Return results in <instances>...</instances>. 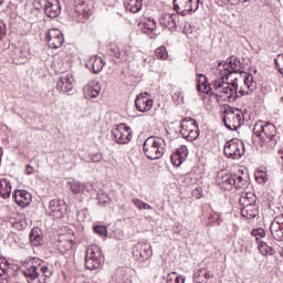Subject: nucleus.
<instances>
[{
  "instance_id": "obj_40",
  "label": "nucleus",
  "mask_w": 283,
  "mask_h": 283,
  "mask_svg": "<svg viewBox=\"0 0 283 283\" xmlns=\"http://www.w3.org/2000/svg\"><path fill=\"white\" fill-rule=\"evenodd\" d=\"M175 154L180 156L181 160L186 161L187 160V156H189V150L187 149V146H180L179 148H177Z\"/></svg>"
},
{
  "instance_id": "obj_25",
  "label": "nucleus",
  "mask_w": 283,
  "mask_h": 283,
  "mask_svg": "<svg viewBox=\"0 0 283 283\" xmlns=\"http://www.w3.org/2000/svg\"><path fill=\"white\" fill-rule=\"evenodd\" d=\"M10 193H12V185L6 178L0 179V197L4 200L10 198Z\"/></svg>"
},
{
  "instance_id": "obj_59",
  "label": "nucleus",
  "mask_w": 283,
  "mask_h": 283,
  "mask_svg": "<svg viewBox=\"0 0 283 283\" xmlns=\"http://www.w3.org/2000/svg\"><path fill=\"white\" fill-rule=\"evenodd\" d=\"M281 102L283 103V97H281Z\"/></svg>"
},
{
  "instance_id": "obj_15",
  "label": "nucleus",
  "mask_w": 283,
  "mask_h": 283,
  "mask_svg": "<svg viewBox=\"0 0 283 283\" xmlns=\"http://www.w3.org/2000/svg\"><path fill=\"white\" fill-rule=\"evenodd\" d=\"M49 48H52L53 50H59L65 42V39L63 38V33L59 29L50 30L46 35Z\"/></svg>"
},
{
  "instance_id": "obj_16",
  "label": "nucleus",
  "mask_w": 283,
  "mask_h": 283,
  "mask_svg": "<svg viewBox=\"0 0 283 283\" xmlns=\"http://www.w3.org/2000/svg\"><path fill=\"white\" fill-rule=\"evenodd\" d=\"M270 233L273 240L283 242V214L276 217L270 226Z\"/></svg>"
},
{
  "instance_id": "obj_36",
  "label": "nucleus",
  "mask_w": 283,
  "mask_h": 283,
  "mask_svg": "<svg viewBox=\"0 0 283 283\" xmlns=\"http://www.w3.org/2000/svg\"><path fill=\"white\" fill-rule=\"evenodd\" d=\"M254 178L256 182H259V185H264V182L269 180V175L266 174V171L259 170L255 172Z\"/></svg>"
},
{
  "instance_id": "obj_27",
  "label": "nucleus",
  "mask_w": 283,
  "mask_h": 283,
  "mask_svg": "<svg viewBox=\"0 0 283 283\" xmlns=\"http://www.w3.org/2000/svg\"><path fill=\"white\" fill-rule=\"evenodd\" d=\"M124 6L126 10L136 14V12H140L143 9V0H126Z\"/></svg>"
},
{
  "instance_id": "obj_3",
  "label": "nucleus",
  "mask_w": 283,
  "mask_h": 283,
  "mask_svg": "<svg viewBox=\"0 0 283 283\" xmlns=\"http://www.w3.org/2000/svg\"><path fill=\"white\" fill-rule=\"evenodd\" d=\"M143 151L148 160H160L167 151V143L161 137L150 136L144 142Z\"/></svg>"
},
{
  "instance_id": "obj_54",
  "label": "nucleus",
  "mask_w": 283,
  "mask_h": 283,
  "mask_svg": "<svg viewBox=\"0 0 283 283\" xmlns=\"http://www.w3.org/2000/svg\"><path fill=\"white\" fill-rule=\"evenodd\" d=\"M172 98H181V101L185 99V96L182 95V92H176L174 95H172Z\"/></svg>"
},
{
  "instance_id": "obj_58",
  "label": "nucleus",
  "mask_w": 283,
  "mask_h": 283,
  "mask_svg": "<svg viewBox=\"0 0 283 283\" xmlns=\"http://www.w3.org/2000/svg\"><path fill=\"white\" fill-rule=\"evenodd\" d=\"M3 1H4V0H0V6H3Z\"/></svg>"
},
{
  "instance_id": "obj_13",
  "label": "nucleus",
  "mask_w": 283,
  "mask_h": 283,
  "mask_svg": "<svg viewBox=\"0 0 283 283\" xmlns=\"http://www.w3.org/2000/svg\"><path fill=\"white\" fill-rule=\"evenodd\" d=\"M133 255L139 260V262H145L154 255V250L151 249V243L147 241H140L133 248Z\"/></svg>"
},
{
  "instance_id": "obj_6",
  "label": "nucleus",
  "mask_w": 283,
  "mask_h": 283,
  "mask_svg": "<svg viewBox=\"0 0 283 283\" xmlns=\"http://www.w3.org/2000/svg\"><path fill=\"white\" fill-rule=\"evenodd\" d=\"M217 72L222 81H229L233 74H243V76L247 74V72L242 71V62L238 57H230L227 62H219Z\"/></svg>"
},
{
  "instance_id": "obj_12",
  "label": "nucleus",
  "mask_w": 283,
  "mask_h": 283,
  "mask_svg": "<svg viewBox=\"0 0 283 283\" xmlns=\"http://www.w3.org/2000/svg\"><path fill=\"white\" fill-rule=\"evenodd\" d=\"M174 10L181 17H187L191 12H196L200 8V0L193 3V0H172Z\"/></svg>"
},
{
  "instance_id": "obj_51",
  "label": "nucleus",
  "mask_w": 283,
  "mask_h": 283,
  "mask_svg": "<svg viewBox=\"0 0 283 283\" xmlns=\"http://www.w3.org/2000/svg\"><path fill=\"white\" fill-rule=\"evenodd\" d=\"M19 52H20V59H23V61H28V56H29V53H28V51H21V50H19Z\"/></svg>"
},
{
  "instance_id": "obj_38",
  "label": "nucleus",
  "mask_w": 283,
  "mask_h": 283,
  "mask_svg": "<svg viewBox=\"0 0 283 283\" xmlns=\"http://www.w3.org/2000/svg\"><path fill=\"white\" fill-rule=\"evenodd\" d=\"M251 235H253L255 238L258 244H260V242H262L260 240V238H264L266 235V231H264V229H262V228L253 229L251 231Z\"/></svg>"
},
{
  "instance_id": "obj_46",
  "label": "nucleus",
  "mask_w": 283,
  "mask_h": 283,
  "mask_svg": "<svg viewBox=\"0 0 283 283\" xmlns=\"http://www.w3.org/2000/svg\"><path fill=\"white\" fill-rule=\"evenodd\" d=\"M77 10H82L83 14H87V12H90V9L87 8V6L85 4V2H82L80 6H77Z\"/></svg>"
},
{
  "instance_id": "obj_2",
  "label": "nucleus",
  "mask_w": 283,
  "mask_h": 283,
  "mask_svg": "<svg viewBox=\"0 0 283 283\" xmlns=\"http://www.w3.org/2000/svg\"><path fill=\"white\" fill-rule=\"evenodd\" d=\"M216 184L224 191H231L233 187L235 189H247L249 187L247 179L239 175H232L229 170H220L217 174Z\"/></svg>"
},
{
  "instance_id": "obj_20",
  "label": "nucleus",
  "mask_w": 283,
  "mask_h": 283,
  "mask_svg": "<svg viewBox=\"0 0 283 283\" xmlns=\"http://www.w3.org/2000/svg\"><path fill=\"white\" fill-rule=\"evenodd\" d=\"M57 92H72L74 90V77L70 74L63 75L57 80L56 83Z\"/></svg>"
},
{
  "instance_id": "obj_50",
  "label": "nucleus",
  "mask_w": 283,
  "mask_h": 283,
  "mask_svg": "<svg viewBox=\"0 0 283 283\" xmlns=\"http://www.w3.org/2000/svg\"><path fill=\"white\" fill-rule=\"evenodd\" d=\"M8 273V265L4 263L3 265L0 264V277H3Z\"/></svg>"
},
{
  "instance_id": "obj_32",
  "label": "nucleus",
  "mask_w": 283,
  "mask_h": 283,
  "mask_svg": "<svg viewBox=\"0 0 283 283\" xmlns=\"http://www.w3.org/2000/svg\"><path fill=\"white\" fill-rule=\"evenodd\" d=\"M258 249L261 255H275V249L271 245H268V243L264 241H259Z\"/></svg>"
},
{
  "instance_id": "obj_35",
  "label": "nucleus",
  "mask_w": 283,
  "mask_h": 283,
  "mask_svg": "<svg viewBox=\"0 0 283 283\" xmlns=\"http://www.w3.org/2000/svg\"><path fill=\"white\" fill-rule=\"evenodd\" d=\"M139 25H144L146 30H151V32H154V30H156V20H154V18H148L139 22Z\"/></svg>"
},
{
  "instance_id": "obj_30",
  "label": "nucleus",
  "mask_w": 283,
  "mask_h": 283,
  "mask_svg": "<svg viewBox=\"0 0 283 283\" xmlns=\"http://www.w3.org/2000/svg\"><path fill=\"white\" fill-rule=\"evenodd\" d=\"M256 201L258 197L253 192H247L241 197L240 205H242V207H250L254 206Z\"/></svg>"
},
{
  "instance_id": "obj_29",
  "label": "nucleus",
  "mask_w": 283,
  "mask_h": 283,
  "mask_svg": "<svg viewBox=\"0 0 283 283\" xmlns=\"http://www.w3.org/2000/svg\"><path fill=\"white\" fill-rule=\"evenodd\" d=\"M66 185L70 187V190L74 196H78V193H83V191H85V185L78 180L73 179L67 181Z\"/></svg>"
},
{
  "instance_id": "obj_47",
  "label": "nucleus",
  "mask_w": 283,
  "mask_h": 283,
  "mask_svg": "<svg viewBox=\"0 0 283 283\" xmlns=\"http://www.w3.org/2000/svg\"><path fill=\"white\" fill-rule=\"evenodd\" d=\"M192 196H195V198H197V200H200V198H202V188H196L192 191Z\"/></svg>"
},
{
  "instance_id": "obj_41",
  "label": "nucleus",
  "mask_w": 283,
  "mask_h": 283,
  "mask_svg": "<svg viewBox=\"0 0 283 283\" xmlns=\"http://www.w3.org/2000/svg\"><path fill=\"white\" fill-rule=\"evenodd\" d=\"M170 160L175 167H180L185 163V159L180 155H177V153H174L170 156Z\"/></svg>"
},
{
  "instance_id": "obj_55",
  "label": "nucleus",
  "mask_w": 283,
  "mask_h": 283,
  "mask_svg": "<svg viewBox=\"0 0 283 283\" xmlns=\"http://www.w3.org/2000/svg\"><path fill=\"white\" fill-rule=\"evenodd\" d=\"M172 276H174V272L170 273V274H168V276H167V283H174V282H176L175 280L171 279Z\"/></svg>"
},
{
  "instance_id": "obj_53",
  "label": "nucleus",
  "mask_w": 283,
  "mask_h": 283,
  "mask_svg": "<svg viewBox=\"0 0 283 283\" xmlns=\"http://www.w3.org/2000/svg\"><path fill=\"white\" fill-rule=\"evenodd\" d=\"M83 185H84V191H87V193H90L94 189V186H92V184H83Z\"/></svg>"
},
{
  "instance_id": "obj_14",
  "label": "nucleus",
  "mask_w": 283,
  "mask_h": 283,
  "mask_svg": "<svg viewBox=\"0 0 283 283\" xmlns=\"http://www.w3.org/2000/svg\"><path fill=\"white\" fill-rule=\"evenodd\" d=\"M23 275L29 283H45V279L40 273L39 263L28 264L23 270Z\"/></svg>"
},
{
  "instance_id": "obj_22",
  "label": "nucleus",
  "mask_w": 283,
  "mask_h": 283,
  "mask_svg": "<svg viewBox=\"0 0 283 283\" xmlns=\"http://www.w3.org/2000/svg\"><path fill=\"white\" fill-rule=\"evenodd\" d=\"M135 106L138 112H149L154 107V99L147 97V95L139 94L135 99Z\"/></svg>"
},
{
  "instance_id": "obj_18",
  "label": "nucleus",
  "mask_w": 283,
  "mask_h": 283,
  "mask_svg": "<svg viewBox=\"0 0 283 283\" xmlns=\"http://www.w3.org/2000/svg\"><path fill=\"white\" fill-rule=\"evenodd\" d=\"M44 13L49 19H56L61 14V2L59 0H45Z\"/></svg>"
},
{
  "instance_id": "obj_24",
  "label": "nucleus",
  "mask_w": 283,
  "mask_h": 283,
  "mask_svg": "<svg viewBox=\"0 0 283 283\" xmlns=\"http://www.w3.org/2000/svg\"><path fill=\"white\" fill-rule=\"evenodd\" d=\"M29 240L32 247H41V244H43V232L41 229H32L29 234Z\"/></svg>"
},
{
  "instance_id": "obj_37",
  "label": "nucleus",
  "mask_w": 283,
  "mask_h": 283,
  "mask_svg": "<svg viewBox=\"0 0 283 283\" xmlns=\"http://www.w3.org/2000/svg\"><path fill=\"white\" fill-rule=\"evenodd\" d=\"M38 266L40 269V275H42V280L45 283V279L52 277V270H49L46 265H41V263H38Z\"/></svg>"
},
{
  "instance_id": "obj_39",
  "label": "nucleus",
  "mask_w": 283,
  "mask_h": 283,
  "mask_svg": "<svg viewBox=\"0 0 283 283\" xmlns=\"http://www.w3.org/2000/svg\"><path fill=\"white\" fill-rule=\"evenodd\" d=\"M107 50L111 56H114L115 59H120V49H118L116 44H109Z\"/></svg>"
},
{
  "instance_id": "obj_57",
  "label": "nucleus",
  "mask_w": 283,
  "mask_h": 283,
  "mask_svg": "<svg viewBox=\"0 0 283 283\" xmlns=\"http://www.w3.org/2000/svg\"><path fill=\"white\" fill-rule=\"evenodd\" d=\"M251 0H237L238 3H249Z\"/></svg>"
},
{
  "instance_id": "obj_4",
  "label": "nucleus",
  "mask_w": 283,
  "mask_h": 283,
  "mask_svg": "<svg viewBox=\"0 0 283 283\" xmlns=\"http://www.w3.org/2000/svg\"><path fill=\"white\" fill-rule=\"evenodd\" d=\"M253 136L260 138L263 145H268V147L273 148L277 145V129L272 123L258 122L253 128Z\"/></svg>"
},
{
  "instance_id": "obj_9",
  "label": "nucleus",
  "mask_w": 283,
  "mask_h": 283,
  "mask_svg": "<svg viewBox=\"0 0 283 283\" xmlns=\"http://www.w3.org/2000/svg\"><path fill=\"white\" fill-rule=\"evenodd\" d=\"M105 262V256L98 245H90L86 249L85 266L88 271H94L101 268V264Z\"/></svg>"
},
{
  "instance_id": "obj_42",
  "label": "nucleus",
  "mask_w": 283,
  "mask_h": 283,
  "mask_svg": "<svg viewBox=\"0 0 283 283\" xmlns=\"http://www.w3.org/2000/svg\"><path fill=\"white\" fill-rule=\"evenodd\" d=\"M274 65L277 69V71L280 72V74H282V76H283V54H279L274 59Z\"/></svg>"
},
{
  "instance_id": "obj_23",
  "label": "nucleus",
  "mask_w": 283,
  "mask_h": 283,
  "mask_svg": "<svg viewBox=\"0 0 283 283\" xmlns=\"http://www.w3.org/2000/svg\"><path fill=\"white\" fill-rule=\"evenodd\" d=\"M178 14L176 13H166L160 17L159 23L164 25V28H168V30H174L178 23Z\"/></svg>"
},
{
  "instance_id": "obj_56",
  "label": "nucleus",
  "mask_w": 283,
  "mask_h": 283,
  "mask_svg": "<svg viewBox=\"0 0 283 283\" xmlns=\"http://www.w3.org/2000/svg\"><path fill=\"white\" fill-rule=\"evenodd\" d=\"M230 6H238V0H226Z\"/></svg>"
},
{
  "instance_id": "obj_44",
  "label": "nucleus",
  "mask_w": 283,
  "mask_h": 283,
  "mask_svg": "<svg viewBox=\"0 0 283 283\" xmlns=\"http://www.w3.org/2000/svg\"><path fill=\"white\" fill-rule=\"evenodd\" d=\"M94 233H97V235H107V227L105 226H95L93 227Z\"/></svg>"
},
{
  "instance_id": "obj_11",
  "label": "nucleus",
  "mask_w": 283,
  "mask_h": 283,
  "mask_svg": "<svg viewBox=\"0 0 283 283\" xmlns=\"http://www.w3.org/2000/svg\"><path fill=\"white\" fill-rule=\"evenodd\" d=\"M112 140L117 143V145H127L134 138V133L132 127L127 124H119L115 129L112 130Z\"/></svg>"
},
{
  "instance_id": "obj_48",
  "label": "nucleus",
  "mask_w": 283,
  "mask_h": 283,
  "mask_svg": "<svg viewBox=\"0 0 283 283\" xmlns=\"http://www.w3.org/2000/svg\"><path fill=\"white\" fill-rule=\"evenodd\" d=\"M101 160H103V155L101 153L92 156V163H101Z\"/></svg>"
},
{
  "instance_id": "obj_26",
  "label": "nucleus",
  "mask_w": 283,
  "mask_h": 283,
  "mask_svg": "<svg viewBox=\"0 0 283 283\" xmlns=\"http://www.w3.org/2000/svg\"><path fill=\"white\" fill-rule=\"evenodd\" d=\"M212 277H213V273H211L205 269H199L195 272L193 282L195 283H205V280H211Z\"/></svg>"
},
{
  "instance_id": "obj_45",
  "label": "nucleus",
  "mask_w": 283,
  "mask_h": 283,
  "mask_svg": "<svg viewBox=\"0 0 283 283\" xmlns=\"http://www.w3.org/2000/svg\"><path fill=\"white\" fill-rule=\"evenodd\" d=\"M171 280H174V283H185L187 277H185V275H178V273L172 272V276Z\"/></svg>"
},
{
  "instance_id": "obj_31",
  "label": "nucleus",
  "mask_w": 283,
  "mask_h": 283,
  "mask_svg": "<svg viewBox=\"0 0 283 283\" xmlns=\"http://www.w3.org/2000/svg\"><path fill=\"white\" fill-rule=\"evenodd\" d=\"M83 92L85 96H91V98H96L98 94H101V86L98 85V82H96L95 88H94V85L88 84L84 86Z\"/></svg>"
},
{
  "instance_id": "obj_17",
  "label": "nucleus",
  "mask_w": 283,
  "mask_h": 283,
  "mask_svg": "<svg viewBox=\"0 0 283 283\" xmlns=\"http://www.w3.org/2000/svg\"><path fill=\"white\" fill-rule=\"evenodd\" d=\"M49 213L53 218H63L65 213V202L61 201V199H53L49 202Z\"/></svg>"
},
{
  "instance_id": "obj_5",
  "label": "nucleus",
  "mask_w": 283,
  "mask_h": 283,
  "mask_svg": "<svg viewBox=\"0 0 283 283\" xmlns=\"http://www.w3.org/2000/svg\"><path fill=\"white\" fill-rule=\"evenodd\" d=\"M227 82L222 81V78L218 77L213 80L210 84H208L207 76L205 74H199L197 78V90L198 92H202L203 94H214V96H222L224 94L223 90H227Z\"/></svg>"
},
{
  "instance_id": "obj_10",
  "label": "nucleus",
  "mask_w": 283,
  "mask_h": 283,
  "mask_svg": "<svg viewBox=\"0 0 283 283\" xmlns=\"http://www.w3.org/2000/svg\"><path fill=\"white\" fill-rule=\"evenodd\" d=\"M223 154L230 160H240L244 156V143L238 138L226 142L223 146Z\"/></svg>"
},
{
  "instance_id": "obj_43",
  "label": "nucleus",
  "mask_w": 283,
  "mask_h": 283,
  "mask_svg": "<svg viewBox=\"0 0 283 283\" xmlns=\"http://www.w3.org/2000/svg\"><path fill=\"white\" fill-rule=\"evenodd\" d=\"M97 201L99 202V205H107V202H109V196H107V192L98 191Z\"/></svg>"
},
{
  "instance_id": "obj_8",
  "label": "nucleus",
  "mask_w": 283,
  "mask_h": 283,
  "mask_svg": "<svg viewBox=\"0 0 283 283\" xmlns=\"http://www.w3.org/2000/svg\"><path fill=\"white\" fill-rule=\"evenodd\" d=\"M181 129L179 130L182 138L188 140L189 143H193V140H198L200 136V128L198 127V122L191 117H186L181 120L180 124Z\"/></svg>"
},
{
  "instance_id": "obj_7",
  "label": "nucleus",
  "mask_w": 283,
  "mask_h": 283,
  "mask_svg": "<svg viewBox=\"0 0 283 283\" xmlns=\"http://www.w3.org/2000/svg\"><path fill=\"white\" fill-rule=\"evenodd\" d=\"M227 129L237 132L244 123V113L240 108H230L223 113L222 118Z\"/></svg>"
},
{
  "instance_id": "obj_34",
  "label": "nucleus",
  "mask_w": 283,
  "mask_h": 283,
  "mask_svg": "<svg viewBox=\"0 0 283 283\" xmlns=\"http://www.w3.org/2000/svg\"><path fill=\"white\" fill-rule=\"evenodd\" d=\"M133 205L139 209V211H142V209L144 210H153L154 207H151L149 203H145V201L140 200V199H132Z\"/></svg>"
},
{
  "instance_id": "obj_28",
  "label": "nucleus",
  "mask_w": 283,
  "mask_h": 283,
  "mask_svg": "<svg viewBox=\"0 0 283 283\" xmlns=\"http://www.w3.org/2000/svg\"><path fill=\"white\" fill-rule=\"evenodd\" d=\"M241 213L247 220H253L259 213L258 206H243Z\"/></svg>"
},
{
  "instance_id": "obj_33",
  "label": "nucleus",
  "mask_w": 283,
  "mask_h": 283,
  "mask_svg": "<svg viewBox=\"0 0 283 283\" xmlns=\"http://www.w3.org/2000/svg\"><path fill=\"white\" fill-rule=\"evenodd\" d=\"M155 56L156 59H159L161 61H167L169 53H167V48L165 46H159L155 51Z\"/></svg>"
},
{
  "instance_id": "obj_1",
  "label": "nucleus",
  "mask_w": 283,
  "mask_h": 283,
  "mask_svg": "<svg viewBox=\"0 0 283 283\" xmlns=\"http://www.w3.org/2000/svg\"><path fill=\"white\" fill-rule=\"evenodd\" d=\"M238 77H234V80L230 83L226 82V90H223V93L219 95V98H229V102H233L237 98H242V96H249V94H253L255 90L258 88V82L253 80V75L249 73H244L243 75V86L240 88L238 87Z\"/></svg>"
},
{
  "instance_id": "obj_19",
  "label": "nucleus",
  "mask_w": 283,
  "mask_h": 283,
  "mask_svg": "<svg viewBox=\"0 0 283 283\" xmlns=\"http://www.w3.org/2000/svg\"><path fill=\"white\" fill-rule=\"evenodd\" d=\"M13 198L18 207H21L22 209L30 207L32 203V195L28 192V190H15Z\"/></svg>"
},
{
  "instance_id": "obj_52",
  "label": "nucleus",
  "mask_w": 283,
  "mask_h": 283,
  "mask_svg": "<svg viewBox=\"0 0 283 283\" xmlns=\"http://www.w3.org/2000/svg\"><path fill=\"white\" fill-rule=\"evenodd\" d=\"M25 174L27 176H31V174H34V167H32L31 165H28L25 169Z\"/></svg>"
},
{
  "instance_id": "obj_21",
  "label": "nucleus",
  "mask_w": 283,
  "mask_h": 283,
  "mask_svg": "<svg viewBox=\"0 0 283 283\" xmlns=\"http://www.w3.org/2000/svg\"><path fill=\"white\" fill-rule=\"evenodd\" d=\"M85 67L92 70L93 74H101L105 67V62L98 55H93L86 61Z\"/></svg>"
},
{
  "instance_id": "obj_60",
  "label": "nucleus",
  "mask_w": 283,
  "mask_h": 283,
  "mask_svg": "<svg viewBox=\"0 0 283 283\" xmlns=\"http://www.w3.org/2000/svg\"><path fill=\"white\" fill-rule=\"evenodd\" d=\"M218 218H219V217L217 216V220H218Z\"/></svg>"
},
{
  "instance_id": "obj_49",
  "label": "nucleus",
  "mask_w": 283,
  "mask_h": 283,
  "mask_svg": "<svg viewBox=\"0 0 283 283\" xmlns=\"http://www.w3.org/2000/svg\"><path fill=\"white\" fill-rule=\"evenodd\" d=\"M6 36V24L3 22H0V41Z\"/></svg>"
}]
</instances>
